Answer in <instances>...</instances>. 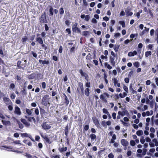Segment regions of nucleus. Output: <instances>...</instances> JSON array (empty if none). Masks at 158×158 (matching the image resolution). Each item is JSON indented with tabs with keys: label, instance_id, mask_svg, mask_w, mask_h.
I'll list each match as a JSON object with an SVG mask.
<instances>
[{
	"label": "nucleus",
	"instance_id": "obj_40",
	"mask_svg": "<svg viewBox=\"0 0 158 158\" xmlns=\"http://www.w3.org/2000/svg\"><path fill=\"white\" fill-rule=\"evenodd\" d=\"M125 111H123L122 112L121 111H119L118 112V114L119 115H121L122 116H123L125 115Z\"/></svg>",
	"mask_w": 158,
	"mask_h": 158
},
{
	"label": "nucleus",
	"instance_id": "obj_58",
	"mask_svg": "<svg viewBox=\"0 0 158 158\" xmlns=\"http://www.w3.org/2000/svg\"><path fill=\"white\" fill-rule=\"evenodd\" d=\"M134 65L136 68H138L139 66V63L138 62H136L134 63Z\"/></svg>",
	"mask_w": 158,
	"mask_h": 158
},
{
	"label": "nucleus",
	"instance_id": "obj_33",
	"mask_svg": "<svg viewBox=\"0 0 158 158\" xmlns=\"http://www.w3.org/2000/svg\"><path fill=\"white\" fill-rule=\"evenodd\" d=\"M136 134L138 136H141L143 135V132L141 130H139L136 131Z\"/></svg>",
	"mask_w": 158,
	"mask_h": 158
},
{
	"label": "nucleus",
	"instance_id": "obj_28",
	"mask_svg": "<svg viewBox=\"0 0 158 158\" xmlns=\"http://www.w3.org/2000/svg\"><path fill=\"white\" fill-rule=\"evenodd\" d=\"M89 137L90 138L92 141L95 140L96 139V135L94 134H92L90 135Z\"/></svg>",
	"mask_w": 158,
	"mask_h": 158
},
{
	"label": "nucleus",
	"instance_id": "obj_19",
	"mask_svg": "<svg viewBox=\"0 0 158 158\" xmlns=\"http://www.w3.org/2000/svg\"><path fill=\"white\" fill-rule=\"evenodd\" d=\"M72 31L74 32H77V33H81V31L78 27H76V28L72 27Z\"/></svg>",
	"mask_w": 158,
	"mask_h": 158
},
{
	"label": "nucleus",
	"instance_id": "obj_7",
	"mask_svg": "<svg viewBox=\"0 0 158 158\" xmlns=\"http://www.w3.org/2000/svg\"><path fill=\"white\" fill-rule=\"evenodd\" d=\"M79 87L77 88V91L78 93H80V90L82 94L84 93V88L83 84L82 82H79L78 83Z\"/></svg>",
	"mask_w": 158,
	"mask_h": 158
},
{
	"label": "nucleus",
	"instance_id": "obj_11",
	"mask_svg": "<svg viewBox=\"0 0 158 158\" xmlns=\"http://www.w3.org/2000/svg\"><path fill=\"white\" fill-rule=\"evenodd\" d=\"M21 135L22 137H28L31 141L35 142V140L31 135H29L27 133H21Z\"/></svg>",
	"mask_w": 158,
	"mask_h": 158
},
{
	"label": "nucleus",
	"instance_id": "obj_26",
	"mask_svg": "<svg viewBox=\"0 0 158 158\" xmlns=\"http://www.w3.org/2000/svg\"><path fill=\"white\" fill-rule=\"evenodd\" d=\"M3 124L5 125H10V121L7 120H2V121Z\"/></svg>",
	"mask_w": 158,
	"mask_h": 158
},
{
	"label": "nucleus",
	"instance_id": "obj_55",
	"mask_svg": "<svg viewBox=\"0 0 158 158\" xmlns=\"http://www.w3.org/2000/svg\"><path fill=\"white\" fill-rule=\"evenodd\" d=\"M35 112L36 115H38L39 114V112L38 108H36L35 109Z\"/></svg>",
	"mask_w": 158,
	"mask_h": 158
},
{
	"label": "nucleus",
	"instance_id": "obj_48",
	"mask_svg": "<svg viewBox=\"0 0 158 158\" xmlns=\"http://www.w3.org/2000/svg\"><path fill=\"white\" fill-rule=\"evenodd\" d=\"M140 141L142 144H143L145 142V139H144V137L142 136L140 139Z\"/></svg>",
	"mask_w": 158,
	"mask_h": 158
},
{
	"label": "nucleus",
	"instance_id": "obj_25",
	"mask_svg": "<svg viewBox=\"0 0 158 158\" xmlns=\"http://www.w3.org/2000/svg\"><path fill=\"white\" fill-rule=\"evenodd\" d=\"M65 132V135H68L69 131V126L68 124L65 127V129L64 130Z\"/></svg>",
	"mask_w": 158,
	"mask_h": 158
},
{
	"label": "nucleus",
	"instance_id": "obj_27",
	"mask_svg": "<svg viewBox=\"0 0 158 158\" xmlns=\"http://www.w3.org/2000/svg\"><path fill=\"white\" fill-rule=\"evenodd\" d=\"M21 93L23 95H26L27 94V92L25 87H23V89L21 91Z\"/></svg>",
	"mask_w": 158,
	"mask_h": 158
},
{
	"label": "nucleus",
	"instance_id": "obj_64",
	"mask_svg": "<svg viewBox=\"0 0 158 158\" xmlns=\"http://www.w3.org/2000/svg\"><path fill=\"white\" fill-rule=\"evenodd\" d=\"M120 35H121L118 32V33H116L114 35V36L115 37L117 38V37H119Z\"/></svg>",
	"mask_w": 158,
	"mask_h": 158
},
{
	"label": "nucleus",
	"instance_id": "obj_12",
	"mask_svg": "<svg viewBox=\"0 0 158 158\" xmlns=\"http://www.w3.org/2000/svg\"><path fill=\"white\" fill-rule=\"evenodd\" d=\"M3 100L4 102L6 105L12 104V102H11L10 99L7 97H4L3 98Z\"/></svg>",
	"mask_w": 158,
	"mask_h": 158
},
{
	"label": "nucleus",
	"instance_id": "obj_41",
	"mask_svg": "<svg viewBox=\"0 0 158 158\" xmlns=\"http://www.w3.org/2000/svg\"><path fill=\"white\" fill-rule=\"evenodd\" d=\"M155 101H151L150 102V106L151 108H153L155 104Z\"/></svg>",
	"mask_w": 158,
	"mask_h": 158
},
{
	"label": "nucleus",
	"instance_id": "obj_24",
	"mask_svg": "<svg viewBox=\"0 0 158 158\" xmlns=\"http://www.w3.org/2000/svg\"><path fill=\"white\" fill-rule=\"evenodd\" d=\"M67 150V148L66 147L63 148H59L58 150L59 152L61 153H62L63 152L66 151Z\"/></svg>",
	"mask_w": 158,
	"mask_h": 158
},
{
	"label": "nucleus",
	"instance_id": "obj_16",
	"mask_svg": "<svg viewBox=\"0 0 158 158\" xmlns=\"http://www.w3.org/2000/svg\"><path fill=\"white\" fill-rule=\"evenodd\" d=\"M121 143L122 145L125 147L127 146L128 144V142L124 139L121 140Z\"/></svg>",
	"mask_w": 158,
	"mask_h": 158
},
{
	"label": "nucleus",
	"instance_id": "obj_10",
	"mask_svg": "<svg viewBox=\"0 0 158 158\" xmlns=\"http://www.w3.org/2000/svg\"><path fill=\"white\" fill-rule=\"evenodd\" d=\"M40 134L41 137L44 139H45L46 143H48L49 144H50L52 142L50 141V139L47 136H44L43 134L42 133H40Z\"/></svg>",
	"mask_w": 158,
	"mask_h": 158
},
{
	"label": "nucleus",
	"instance_id": "obj_38",
	"mask_svg": "<svg viewBox=\"0 0 158 158\" xmlns=\"http://www.w3.org/2000/svg\"><path fill=\"white\" fill-rule=\"evenodd\" d=\"M89 34V33L87 31H84L82 32V35L84 36H87Z\"/></svg>",
	"mask_w": 158,
	"mask_h": 158
},
{
	"label": "nucleus",
	"instance_id": "obj_54",
	"mask_svg": "<svg viewBox=\"0 0 158 158\" xmlns=\"http://www.w3.org/2000/svg\"><path fill=\"white\" fill-rule=\"evenodd\" d=\"M93 31L95 34H97L98 35H100L101 33V31H98L96 32V31L94 29L93 30Z\"/></svg>",
	"mask_w": 158,
	"mask_h": 158
},
{
	"label": "nucleus",
	"instance_id": "obj_8",
	"mask_svg": "<svg viewBox=\"0 0 158 158\" xmlns=\"http://www.w3.org/2000/svg\"><path fill=\"white\" fill-rule=\"evenodd\" d=\"M41 126L43 129L46 130L51 128V126L49 124H47V122H43L41 125Z\"/></svg>",
	"mask_w": 158,
	"mask_h": 158
},
{
	"label": "nucleus",
	"instance_id": "obj_1",
	"mask_svg": "<svg viewBox=\"0 0 158 158\" xmlns=\"http://www.w3.org/2000/svg\"><path fill=\"white\" fill-rule=\"evenodd\" d=\"M49 99V96L48 95H44L42 98V105L45 106H47L48 105L50 104Z\"/></svg>",
	"mask_w": 158,
	"mask_h": 158
},
{
	"label": "nucleus",
	"instance_id": "obj_50",
	"mask_svg": "<svg viewBox=\"0 0 158 158\" xmlns=\"http://www.w3.org/2000/svg\"><path fill=\"white\" fill-rule=\"evenodd\" d=\"M26 112L29 115H31L32 114L31 111L28 109H26Z\"/></svg>",
	"mask_w": 158,
	"mask_h": 158
},
{
	"label": "nucleus",
	"instance_id": "obj_57",
	"mask_svg": "<svg viewBox=\"0 0 158 158\" xmlns=\"http://www.w3.org/2000/svg\"><path fill=\"white\" fill-rule=\"evenodd\" d=\"M89 128V125H86L84 127V130L85 131H87Z\"/></svg>",
	"mask_w": 158,
	"mask_h": 158
},
{
	"label": "nucleus",
	"instance_id": "obj_17",
	"mask_svg": "<svg viewBox=\"0 0 158 158\" xmlns=\"http://www.w3.org/2000/svg\"><path fill=\"white\" fill-rule=\"evenodd\" d=\"M113 83L114 85L116 86H117L118 87H120V84L118 83V81L117 80V79L115 78L113 79Z\"/></svg>",
	"mask_w": 158,
	"mask_h": 158
},
{
	"label": "nucleus",
	"instance_id": "obj_60",
	"mask_svg": "<svg viewBox=\"0 0 158 158\" xmlns=\"http://www.w3.org/2000/svg\"><path fill=\"white\" fill-rule=\"evenodd\" d=\"M8 108L10 111H12L13 110V107L12 105H9L8 106Z\"/></svg>",
	"mask_w": 158,
	"mask_h": 158
},
{
	"label": "nucleus",
	"instance_id": "obj_62",
	"mask_svg": "<svg viewBox=\"0 0 158 158\" xmlns=\"http://www.w3.org/2000/svg\"><path fill=\"white\" fill-rule=\"evenodd\" d=\"M132 40H133L132 39H131L130 40L128 39H127L124 41V43L125 44H128L130 42V41H132Z\"/></svg>",
	"mask_w": 158,
	"mask_h": 158
},
{
	"label": "nucleus",
	"instance_id": "obj_18",
	"mask_svg": "<svg viewBox=\"0 0 158 158\" xmlns=\"http://www.w3.org/2000/svg\"><path fill=\"white\" fill-rule=\"evenodd\" d=\"M39 62L40 64H42L43 65L46 64L48 65L49 64V61L48 60H39Z\"/></svg>",
	"mask_w": 158,
	"mask_h": 158
},
{
	"label": "nucleus",
	"instance_id": "obj_39",
	"mask_svg": "<svg viewBox=\"0 0 158 158\" xmlns=\"http://www.w3.org/2000/svg\"><path fill=\"white\" fill-rule=\"evenodd\" d=\"M91 55L90 53H89L86 57V60H90L92 59Z\"/></svg>",
	"mask_w": 158,
	"mask_h": 158
},
{
	"label": "nucleus",
	"instance_id": "obj_4",
	"mask_svg": "<svg viewBox=\"0 0 158 158\" xmlns=\"http://www.w3.org/2000/svg\"><path fill=\"white\" fill-rule=\"evenodd\" d=\"M26 67V64L25 63H22V62L20 60H18L17 63V67L19 69H22L23 70Z\"/></svg>",
	"mask_w": 158,
	"mask_h": 158
},
{
	"label": "nucleus",
	"instance_id": "obj_37",
	"mask_svg": "<svg viewBox=\"0 0 158 158\" xmlns=\"http://www.w3.org/2000/svg\"><path fill=\"white\" fill-rule=\"evenodd\" d=\"M35 76H37L38 78L40 79H42L43 77V75L40 73H39L37 74H35Z\"/></svg>",
	"mask_w": 158,
	"mask_h": 158
},
{
	"label": "nucleus",
	"instance_id": "obj_43",
	"mask_svg": "<svg viewBox=\"0 0 158 158\" xmlns=\"http://www.w3.org/2000/svg\"><path fill=\"white\" fill-rule=\"evenodd\" d=\"M119 23L121 24L122 27H125V23L124 21H119Z\"/></svg>",
	"mask_w": 158,
	"mask_h": 158
},
{
	"label": "nucleus",
	"instance_id": "obj_34",
	"mask_svg": "<svg viewBox=\"0 0 158 158\" xmlns=\"http://www.w3.org/2000/svg\"><path fill=\"white\" fill-rule=\"evenodd\" d=\"M104 65L105 66L109 69H111L112 68V67L109 64H108L107 62H105Z\"/></svg>",
	"mask_w": 158,
	"mask_h": 158
},
{
	"label": "nucleus",
	"instance_id": "obj_35",
	"mask_svg": "<svg viewBox=\"0 0 158 158\" xmlns=\"http://www.w3.org/2000/svg\"><path fill=\"white\" fill-rule=\"evenodd\" d=\"M105 148H102V150L99 151L98 153V156H101V155L102 154V152L105 151Z\"/></svg>",
	"mask_w": 158,
	"mask_h": 158
},
{
	"label": "nucleus",
	"instance_id": "obj_6",
	"mask_svg": "<svg viewBox=\"0 0 158 158\" xmlns=\"http://www.w3.org/2000/svg\"><path fill=\"white\" fill-rule=\"evenodd\" d=\"M93 122L95 125L98 128H100V124L98 118L95 116L92 117Z\"/></svg>",
	"mask_w": 158,
	"mask_h": 158
},
{
	"label": "nucleus",
	"instance_id": "obj_5",
	"mask_svg": "<svg viewBox=\"0 0 158 158\" xmlns=\"http://www.w3.org/2000/svg\"><path fill=\"white\" fill-rule=\"evenodd\" d=\"M40 110L41 117L43 118L44 117L47 118V112H46L44 109L41 108V107H40Z\"/></svg>",
	"mask_w": 158,
	"mask_h": 158
},
{
	"label": "nucleus",
	"instance_id": "obj_15",
	"mask_svg": "<svg viewBox=\"0 0 158 158\" xmlns=\"http://www.w3.org/2000/svg\"><path fill=\"white\" fill-rule=\"evenodd\" d=\"M15 113L18 115H20L21 114V112L20 111V109L18 106L15 107Z\"/></svg>",
	"mask_w": 158,
	"mask_h": 158
},
{
	"label": "nucleus",
	"instance_id": "obj_46",
	"mask_svg": "<svg viewBox=\"0 0 158 158\" xmlns=\"http://www.w3.org/2000/svg\"><path fill=\"white\" fill-rule=\"evenodd\" d=\"M42 48L44 50H46L48 49V47L47 46L43 43L42 44H40Z\"/></svg>",
	"mask_w": 158,
	"mask_h": 158
},
{
	"label": "nucleus",
	"instance_id": "obj_22",
	"mask_svg": "<svg viewBox=\"0 0 158 158\" xmlns=\"http://www.w3.org/2000/svg\"><path fill=\"white\" fill-rule=\"evenodd\" d=\"M63 95L64 97V100H65V102L66 105L67 106L69 104V101L66 95L64 93Z\"/></svg>",
	"mask_w": 158,
	"mask_h": 158
},
{
	"label": "nucleus",
	"instance_id": "obj_21",
	"mask_svg": "<svg viewBox=\"0 0 158 158\" xmlns=\"http://www.w3.org/2000/svg\"><path fill=\"white\" fill-rule=\"evenodd\" d=\"M54 10L53 8L51 6H49V15L50 16H52L53 15V11Z\"/></svg>",
	"mask_w": 158,
	"mask_h": 158
},
{
	"label": "nucleus",
	"instance_id": "obj_29",
	"mask_svg": "<svg viewBox=\"0 0 158 158\" xmlns=\"http://www.w3.org/2000/svg\"><path fill=\"white\" fill-rule=\"evenodd\" d=\"M90 90L88 88H86L85 90V95L87 97L89 96V95Z\"/></svg>",
	"mask_w": 158,
	"mask_h": 158
},
{
	"label": "nucleus",
	"instance_id": "obj_51",
	"mask_svg": "<svg viewBox=\"0 0 158 158\" xmlns=\"http://www.w3.org/2000/svg\"><path fill=\"white\" fill-rule=\"evenodd\" d=\"M43 89H45L46 87V84L45 82H43L41 83Z\"/></svg>",
	"mask_w": 158,
	"mask_h": 158
},
{
	"label": "nucleus",
	"instance_id": "obj_31",
	"mask_svg": "<svg viewBox=\"0 0 158 158\" xmlns=\"http://www.w3.org/2000/svg\"><path fill=\"white\" fill-rule=\"evenodd\" d=\"M102 111L103 113L107 114L108 115H110V118L111 116L110 114L109 113V112H108L106 109L105 108H103L102 109Z\"/></svg>",
	"mask_w": 158,
	"mask_h": 158
},
{
	"label": "nucleus",
	"instance_id": "obj_20",
	"mask_svg": "<svg viewBox=\"0 0 158 158\" xmlns=\"http://www.w3.org/2000/svg\"><path fill=\"white\" fill-rule=\"evenodd\" d=\"M115 57H112L111 56L110 58L111 64L113 66H114L115 64V62L114 60Z\"/></svg>",
	"mask_w": 158,
	"mask_h": 158
},
{
	"label": "nucleus",
	"instance_id": "obj_63",
	"mask_svg": "<svg viewBox=\"0 0 158 158\" xmlns=\"http://www.w3.org/2000/svg\"><path fill=\"white\" fill-rule=\"evenodd\" d=\"M147 151V149L145 148H144L143 149V152H142V154L144 156L146 154V152Z\"/></svg>",
	"mask_w": 158,
	"mask_h": 158
},
{
	"label": "nucleus",
	"instance_id": "obj_52",
	"mask_svg": "<svg viewBox=\"0 0 158 158\" xmlns=\"http://www.w3.org/2000/svg\"><path fill=\"white\" fill-rule=\"evenodd\" d=\"M27 40V38L26 36H25L22 39V42L23 43H24V42H26V41Z\"/></svg>",
	"mask_w": 158,
	"mask_h": 158
},
{
	"label": "nucleus",
	"instance_id": "obj_59",
	"mask_svg": "<svg viewBox=\"0 0 158 158\" xmlns=\"http://www.w3.org/2000/svg\"><path fill=\"white\" fill-rule=\"evenodd\" d=\"M25 156L27 158H31L32 156L30 154L26 153Z\"/></svg>",
	"mask_w": 158,
	"mask_h": 158
},
{
	"label": "nucleus",
	"instance_id": "obj_45",
	"mask_svg": "<svg viewBox=\"0 0 158 158\" xmlns=\"http://www.w3.org/2000/svg\"><path fill=\"white\" fill-rule=\"evenodd\" d=\"M59 13L60 14L62 15L64 13V10L62 7H61L59 9Z\"/></svg>",
	"mask_w": 158,
	"mask_h": 158
},
{
	"label": "nucleus",
	"instance_id": "obj_13",
	"mask_svg": "<svg viewBox=\"0 0 158 158\" xmlns=\"http://www.w3.org/2000/svg\"><path fill=\"white\" fill-rule=\"evenodd\" d=\"M40 34H37V36L38 37V36H40ZM36 40L40 44H43V40L42 38L41 37H37L36 39Z\"/></svg>",
	"mask_w": 158,
	"mask_h": 158
},
{
	"label": "nucleus",
	"instance_id": "obj_42",
	"mask_svg": "<svg viewBox=\"0 0 158 158\" xmlns=\"http://www.w3.org/2000/svg\"><path fill=\"white\" fill-rule=\"evenodd\" d=\"M127 95V94L126 93L124 92L123 94H122L120 93L119 94V96L120 98H123L125 97Z\"/></svg>",
	"mask_w": 158,
	"mask_h": 158
},
{
	"label": "nucleus",
	"instance_id": "obj_36",
	"mask_svg": "<svg viewBox=\"0 0 158 158\" xmlns=\"http://www.w3.org/2000/svg\"><path fill=\"white\" fill-rule=\"evenodd\" d=\"M152 55L151 51H147L145 52V56L146 57H148L149 56Z\"/></svg>",
	"mask_w": 158,
	"mask_h": 158
},
{
	"label": "nucleus",
	"instance_id": "obj_56",
	"mask_svg": "<svg viewBox=\"0 0 158 158\" xmlns=\"http://www.w3.org/2000/svg\"><path fill=\"white\" fill-rule=\"evenodd\" d=\"M31 54L33 55V56L35 58H36L37 57V54L35 52H34L33 51H31Z\"/></svg>",
	"mask_w": 158,
	"mask_h": 158
},
{
	"label": "nucleus",
	"instance_id": "obj_47",
	"mask_svg": "<svg viewBox=\"0 0 158 158\" xmlns=\"http://www.w3.org/2000/svg\"><path fill=\"white\" fill-rule=\"evenodd\" d=\"M18 124H19V127L20 129H22L23 127V125L20 122H18Z\"/></svg>",
	"mask_w": 158,
	"mask_h": 158
},
{
	"label": "nucleus",
	"instance_id": "obj_2",
	"mask_svg": "<svg viewBox=\"0 0 158 158\" xmlns=\"http://www.w3.org/2000/svg\"><path fill=\"white\" fill-rule=\"evenodd\" d=\"M39 21L41 24L47 23L46 14L45 12H44L42 14L39 19Z\"/></svg>",
	"mask_w": 158,
	"mask_h": 158
},
{
	"label": "nucleus",
	"instance_id": "obj_3",
	"mask_svg": "<svg viewBox=\"0 0 158 158\" xmlns=\"http://www.w3.org/2000/svg\"><path fill=\"white\" fill-rule=\"evenodd\" d=\"M116 139V135L114 134H113L112 136V138L110 141L109 142V143H114L113 145L114 147H117L118 145V144L117 142H115V140Z\"/></svg>",
	"mask_w": 158,
	"mask_h": 158
},
{
	"label": "nucleus",
	"instance_id": "obj_49",
	"mask_svg": "<svg viewBox=\"0 0 158 158\" xmlns=\"http://www.w3.org/2000/svg\"><path fill=\"white\" fill-rule=\"evenodd\" d=\"M90 19V16L89 15H86L85 17V20L86 21H88Z\"/></svg>",
	"mask_w": 158,
	"mask_h": 158
},
{
	"label": "nucleus",
	"instance_id": "obj_30",
	"mask_svg": "<svg viewBox=\"0 0 158 158\" xmlns=\"http://www.w3.org/2000/svg\"><path fill=\"white\" fill-rule=\"evenodd\" d=\"M119 45H115L114 47V49L116 52L118 51L120 47Z\"/></svg>",
	"mask_w": 158,
	"mask_h": 158
},
{
	"label": "nucleus",
	"instance_id": "obj_61",
	"mask_svg": "<svg viewBox=\"0 0 158 158\" xmlns=\"http://www.w3.org/2000/svg\"><path fill=\"white\" fill-rule=\"evenodd\" d=\"M108 157L109 158H114V155L112 153H110L108 155Z\"/></svg>",
	"mask_w": 158,
	"mask_h": 158
},
{
	"label": "nucleus",
	"instance_id": "obj_44",
	"mask_svg": "<svg viewBox=\"0 0 158 158\" xmlns=\"http://www.w3.org/2000/svg\"><path fill=\"white\" fill-rule=\"evenodd\" d=\"M130 145L132 146H134L135 144V141L133 140H131L130 142Z\"/></svg>",
	"mask_w": 158,
	"mask_h": 158
},
{
	"label": "nucleus",
	"instance_id": "obj_32",
	"mask_svg": "<svg viewBox=\"0 0 158 158\" xmlns=\"http://www.w3.org/2000/svg\"><path fill=\"white\" fill-rule=\"evenodd\" d=\"M100 98L102 101H104V102H107L106 99L104 96L103 95L101 94L100 96Z\"/></svg>",
	"mask_w": 158,
	"mask_h": 158
},
{
	"label": "nucleus",
	"instance_id": "obj_23",
	"mask_svg": "<svg viewBox=\"0 0 158 158\" xmlns=\"http://www.w3.org/2000/svg\"><path fill=\"white\" fill-rule=\"evenodd\" d=\"M21 121L25 125L28 126H30V124L28 123L27 121L25 119H21Z\"/></svg>",
	"mask_w": 158,
	"mask_h": 158
},
{
	"label": "nucleus",
	"instance_id": "obj_53",
	"mask_svg": "<svg viewBox=\"0 0 158 158\" xmlns=\"http://www.w3.org/2000/svg\"><path fill=\"white\" fill-rule=\"evenodd\" d=\"M35 74H34V73H32L31 74H30L29 77V78L30 79H33L35 78Z\"/></svg>",
	"mask_w": 158,
	"mask_h": 158
},
{
	"label": "nucleus",
	"instance_id": "obj_9",
	"mask_svg": "<svg viewBox=\"0 0 158 158\" xmlns=\"http://www.w3.org/2000/svg\"><path fill=\"white\" fill-rule=\"evenodd\" d=\"M79 73L82 77H84L85 79L87 81H88L89 77L88 75L85 73L84 72L82 69L80 70Z\"/></svg>",
	"mask_w": 158,
	"mask_h": 158
},
{
	"label": "nucleus",
	"instance_id": "obj_14",
	"mask_svg": "<svg viewBox=\"0 0 158 158\" xmlns=\"http://www.w3.org/2000/svg\"><path fill=\"white\" fill-rule=\"evenodd\" d=\"M131 9L130 7H128L125 10V11L126 14L128 16H131L133 15V12L131 11Z\"/></svg>",
	"mask_w": 158,
	"mask_h": 158
}]
</instances>
